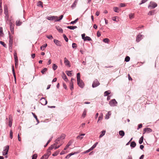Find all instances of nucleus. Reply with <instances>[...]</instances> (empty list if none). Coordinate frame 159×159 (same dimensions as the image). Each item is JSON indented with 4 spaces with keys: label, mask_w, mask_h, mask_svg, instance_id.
Returning a JSON list of instances; mask_svg holds the SVG:
<instances>
[{
    "label": "nucleus",
    "mask_w": 159,
    "mask_h": 159,
    "mask_svg": "<svg viewBox=\"0 0 159 159\" xmlns=\"http://www.w3.org/2000/svg\"><path fill=\"white\" fill-rule=\"evenodd\" d=\"M72 47L74 48H76L77 47V45L76 43H73L72 45Z\"/></svg>",
    "instance_id": "nucleus-58"
},
{
    "label": "nucleus",
    "mask_w": 159,
    "mask_h": 159,
    "mask_svg": "<svg viewBox=\"0 0 159 159\" xmlns=\"http://www.w3.org/2000/svg\"><path fill=\"white\" fill-rule=\"evenodd\" d=\"M10 138L12 139L13 138V132L11 130L10 132Z\"/></svg>",
    "instance_id": "nucleus-50"
},
{
    "label": "nucleus",
    "mask_w": 159,
    "mask_h": 159,
    "mask_svg": "<svg viewBox=\"0 0 159 159\" xmlns=\"http://www.w3.org/2000/svg\"><path fill=\"white\" fill-rule=\"evenodd\" d=\"M52 137H51L49 140L47 142V143L45 145H44V147H46L47 146V145L48 144V143H49V142L51 141L52 139Z\"/></svg>",
    "instance_id": "nucleus-45"
},
{
    "label": "nucleus",
    "mask_w": 159,
    "mask_h": 159,
    "mask_svg": "<svg viewBox=\"0 0 159 159\" xmlns=\"http://www.w3.org/2000/svg\"><path fill=\"white\" fill-rule=\"evenodd\" d=\"M22 24V22L21 21H20V20H17L16 21V25L17 26H19Z\"/></svg>",
    "instance_id": "nucleus-17"
},
{
    "label": "nucleus",
    "mask_w": 159,
    "mask_h": 159,
    "mask_svg": "<svg viewBox=\"0 0 159 159\" xmlns=\"http://www.w3.org/2000/svg\"><path fill=\"white\" fill-rule=\"evenodd\" d=\"M37 6L39 7L41 6V7H43V2L40 1H39L37 3Z\"/></svg>",
    "instance_id": "nucleus-30"
},
{
    "label": "nucleus",
    "mask_w": 159,
    "mask_h": 159,
    "mask_svg": "<svg viewBox=\"0 0 159 159\" xmlns=\"http://www.w3.org/2000/svg\"><path fill=\"white\" fill-rule=\"evenodd\" d=\"M41 103L42 105H45L47 103V101L44 98H42L40 99Z\"/></svg>",
    "instance_id": "nucleus-9"
},
{
    "label": "nucleus",
    "mask_w": 159,
    "mask_h": 159,
    "mask_svg": "<svg viewBox=\"0 0 159 159\" xmlns=\"http://www.w3.org/2000/svg\"><path fill=\"white\" fill-rule=\"evenodd\" d=\"M154 10L150 11L148 13V15L150 16L154 14Z\"/></svg>",
    "instance_id": "nucleus-32"
},
{
    "label": "nucleus",
    "mask_w": 159,
    "mask_h": 159,
    "mask_svg": "<svg viewBox=\"0 0 159 159\" xmlns=\"http://www.w3.org/2000/svg\"><path fill=\"white\" fill-rule=\"evenodd\" d=\"M43 156H44V158L45 159H47L49 156L47 154H45Z\"/></svg>",
    "instance_id": "nucleus-60"
},
{
    "label": "nucleus",
    "mask_w": 159,
    "mask_h": 159,
    "mask_svg": "<svg viewBox=\"0 0 159 159\" xmlns=\"http://www.w3.org/2000/svg\"><path fill=\"white\" fill-rule=\"evenodd\" d=\"M77 1H76V0H75V2H74L72 4V5L71 6V7L72 9H73L74 7H75L76 5V4L77 3Z\"/></svg>",
    "instance_id": "nucleus-24"
},
{
    "label": "nucleus",
    "mask_w": 159,
    "mask_h": 159,
    "mask_svg": "<svg viewBox=\"0 0 159 159\" xmlns=\"http://www.w3.org/2000/svg\"><path fill=\"white\" fill-rule=\"evenodd\" d=\"M143 131H144V132L143 133V134H144L145 132H147L148 133L150 132H151L152 131V130L151 129L149 128H145L144 129Z\"/></svg>",
    "instance_id": "nucleus-10"
},
{
    "label": "nucleus",
    "mask_w": 159,
    "mask_h": 159,
    "mask_svg": "<svg viewBox=\"0 0 159 159\" xmlns=\"http://www.w3.org/2000/svg\"><path fill=\"white\" fill-rule=\"evenodd\" d=\"M100 84V83L98 82L97 79H95L93 82L92 86L93 88L96 87Z\"/></svg>",
    "instance_id": "nucleus-6"
},
{
    "label": "nucleus",
    "mask_w": 159,
    "mask_h": 159,
    "mask_svg": "<svg viewBox=\"0 0 159 159\" xmlns=\"http://www.w3.org/2000/svg\"><path fill=\"white\" fill-rule=\"evenodd\" d=\"M77 83L78 86L81 88H83L84 86V84L83 81L81 80H77Z\"/></svg>",
    "instance_id": "nucleus-4"
},
{
    "label": "nucleus",
    "mask_w": 159,
    "mask_h": 159,
    "mask_svg": "<svg viewBox=\"0 0 159 159\" xmlns=\"http://www.w3.org/2000/svg\"><path fill=\"white\" fill-rule=\"evenodd\" d=\"M143 35L142 34H139L136 37V41L137 42H139L143 38Z\"/></svg>",
    "instance_id": "nucleus-8"
},
{
    "label": "nucleus",
    "mask_w": 159,
    "mask_h": 159,
    "mask_svg": "<svg viewBox=\"0 0 159 159\" xmlns=\"http://www.w3.org/2000/svg\"><path fill=\"white\" fill-rule=\"evenodd\" d=\"M70 30H74L77 28V27L76 26H68L67 27Z\"/></svg>",
    "instance_id": "nucleus-21"
},
{
    "label": "nucleus",
    "mask_w": 159,
    "mask_h": 159,
    "mask_svg": "<svg viewBox=\"0 0 159 159\" xmlns=\"http://www.w3.org/2000/svg\"><path fill=\"white\" fill-rule=\"evenodd\" d=\"M70 89L71 90H72L74 89V86L73 83H70Z\"/></svg>",
    "instance_id": "nucleus-42"
},
{
    "label": "nucleus",
    "mask_w": 159,
    "mask_h": 159,
    "mask_svg": "<svg viewBox=\"0 0 159 159\" xmlns=\"http://www.w3.org/2000/svg\"><path fill=\"white\" fill-rule=\"evenodd\" d=\"M12 71L13 74V75L14 77V78H15V77H16V74H15V70H14V67L13 65L12 66Z\"/></svg>",
    "instance_id": "nucleus-33"
},
{
    "label": "nucleus",
    "mask_w": 159,
    "mask_h": 159,
    "mask_svg": "<svg viewBox=\"0 0 159 159\" xmlns=\"http://www.w3.org/2000/svg\"><path fill=\"white\" fill-rule=\"evenodd\" d=\"M147 1V0H142L141 1V2L140 3H139V5H141V4H142L143 3H144L146 2Z\"/></svg>",
    "instance_id": "nucleus-63"
},
{
    "label": "nucleus",
    "mask_w": 159,
    "mask_h": 159,
    "mask_svg": "<svg viewBox=\"0 0 159 159\" xmlns=\"http://www.w3.org/2000/svg\"><path fill=\"white\" fill-rule=\"evenodd\" d=\"M157 4L155 2H151L150 4L148 6V8L150 9L154 8L155 7H157Z\"/></svg>",
    "instance_id": "nucleus-1"
},
{
    "label": "nucleus",
    "mask_w": 159,
    "mask_h": 159,
    "mask_svg": "<svg viewBox=\"0 0 159 159\" xmlns=\"http://www.w3.org/2000/svg\"><path fill=\"white\" fill-rule=\"evenodd\" d=\"M98 121L99 120H102V113L101 114H100V116L98 118Z\"/></svg>",
    "instance_id": "nucleus-53"
},
{
    "label": "nucleus",
    "mask_w": 159,
    "mask_h": 159,
    "mask_svg": "<svg viewBox=\"0 0 159 159\" xmlns=\"http://www.w3.org/2000/svg\"><path fill=\"white\" fill-rule=\"evenodd\" d=\"M55 144H54L52 145L51 146H50L48 148V150H51L53 148L55 149V147L54 146Z\"/></svg>",
    "instance_id": "nucleus-34"
},
{
    "label": "nucleus",
    "mask_w": 159,
    "mask_h": 159,
    "mask_svg": "<svg viewBox=\"0 0 159 159\" xmlns=\"http://www.w3.org/2000/svg\"><path fill=\"white\" fill-rule=\"evenodd\" d=\"M63 17V15H61L59 17V19H57L56 20V22L59 21L62 19Z\"/></svg>",
    "instance_id": "nucleus-43"
},
{
    "label": "nucleus",
    "mask_w": 159,
    "mask_h": 159,
    "mask_svg": "<svg viewBox=\"0 0 159 159\" xmlns=\"http://www.w3.org/2000/svg\"><path fill=\"white\" fill-rule=\"evenodd\" d=\"M47 46V44H44L40 47V49L41 50L43 51L44 49V48Z\"/></svg>",
    "instance_id": "nucleus-23"
},
{
    "label": "nucleus",
    "mask_w": 159,
    "mask_h": 159,
    "mask_svg": "<svg viewBox=\"0 0 159 159\" xmlns=\"http://www.w3.org/2000/svg\"><path fill=\"white\" fill-rule=\"evenodd\" d=\"M92 40V39H91L89 37V36H86V38L85 39H84V41H86V40H88V41H91Z\"/></svg>",
    "instance_id": "nucleus-38"
},
{
    "label": "nucleus",
    "mask_w": 159,
    "mask_h": 159,
    "mask_svg": "<svg viewBox=\"0 0 159 159\" xmlns=\"http://www.w3.org/2000/svg\"><path fill=\"white\" fill-rule=\"evenodd\" d=\"M129 17L130 19H132L134 17V13H130L129 15Z\"/></svg>",
    "instance_id": "nucleus-36"
},
{
    "label": "nucleus",
    "mask_w": 159,
    "mask_h": 159,
    "mask_svg": "<svg viewBox=\"0 0 159 159\" xmlns=\"http://www.w3.org/2000/svg\"><path fill=\"white\" fill-rule=\"evenodd\" d=\"M105 133H106L105 130L102 131L101 132V134H100V135L99 136V138H101L103 136L105 135Z\"/></svg>",
    "instance_id": "nucleus-25"
},
{
    "label": "nucleus",
    "mask_w": 159,
    "mask_h": 159,
    "mask_svg": "<svg viewBox=\"0 0 159 159\" xmlns=\"http://www.w3.org/2000/svg\"><path fill=\"white\" fill-rule=\"evenodd\" d=\"M80 73H78L77 74V81L79 80H80Z\"/></svg>",
    "instance_id": "nucleus-37"
},
{
    "label": "nucleus",
    "mask_w": 159,
    "mask_h": 159,
    "mask_svg": "<svg viewBox=\"0 0 159 159\" xmlns=\"http://www.w3.org/2000/svg\"><path fill=\"white\" fill-rule=\"evenodd\" d=\"M57 16H50L47 17V19L49 20H55V21H56V20L57 19Z\"/></svg>",
    "instance_id": "nucleus-7"
},
{
    "label": "nucleus",
    "mask_w": 159,
    "mask_h": 159,
    "mask_svg": "<svg viewBox=\"0 0 159 159\" xmlns=\"http://www.w3.org/2000/svg\"><path fill=\"white\" fill-rule=\"evenodd\" d=\"M32 114L33 115L34 117L36 119V120L37 121L38 123H39V120L38 119L37 116L34 113H33V112H32Z\"/></svg>",
    "instance_id": "nucleus-49"
},
{
    "label": "nucleus",
    "mask_w": 159,
    "mask_h": 159,
    "mask_svg": "<svg viewBox=\"0 0 159 159\" xmlns=\"http://www.w3.org/2000/svg\"><path fill=\"white\" fill-rule=\"evenodd\" d=\"M92 150L90 148L88 150L86 151H85L84 152V153H88V152H90Z\"/></svg>",
    "instance_id": "nucleus-59"
},
{
    "label": "nucleus",
    "mask_w": 159,
    "mask_h": 159,
    "mask_svg": "<svg viewBox=\"0 0 159 159\" xmlns=\"http://www.w3.org/2000/svg\"><path fill=\"white\" fill-rule=\"evenodd\" d=\"M9 47H11L12 46V44L13 43V36L10 35V33L9 32Z\"/></svg>",
    "instance_id": "nucleus-3"
},
{
    "label": "nucleus",
    "mask_w": 159,
    "mask_h": 159,
    "mask_svg": "<svg viewBox=\"0 0 159 159\" xmlns=\"http://www.w3.org/2000/svg\"><path fill=\"white\" fill-rule=\"evenodd\" d=\"M103 41L105 43H108L109 41V40L107 38H105L103 39Z\"/></svg>",
    "instance_id": "nucleus-52"
},
{
    "label": "nucleus",
    "mask_w": 159,
    "mask_h": 159,
    "mask_svg": "<svg viewBox=\"0 0 159 159\" xmlns=\"http://www.w3.org/2000/svg\"><path fill=\"white\" fill-rule=\"evenodd\" d=\"M77 138L78 139H79L80 140H81L83 138V137H82L81 135H80L78 136L77 137Z\"/></svg>",
    "instance_id": "nucleus-64"
},
{
    "label": "nucleus",
    "mask_w": 159,
    "mask_h": 159,
    "mask_svg": "<svg viewBox=\"0 0 159 159\" xmlns=\"http://www.w3.org/2000/svg\"><path fill=\"white\" fill-rule=\"evenodd\" d=\"M46 37L49 39H53V37L52 35H47Z\"/></svg>",
    "instance_id": "nucleus-57"
},
{
    "label": "nucleus",
    "mask_w": 159,
    "mask_h": 159,
    "mask_svg": "<svg viewBox=\"0 0 159 159\" xmlns=\"http://www.w3.org/2000/svg\"><path fill=\"white\" fill-rule=\"evenodd\" d=\"M72 71H66V73L67 75L69 76H71V72Z\"/></svg>",
    "instance_id": "nucleus-28"
},
{
    "label": "nucleus",
    "mask_w": 159,
    "mask_h": 159,
    "mask_svg": "<svg viewBox=\"0 0 159 159\" xmlns=\"http://www.w3.org/2000/svg\"><path fill=\"white\" fill-rule=\"evenodd\" d=\"M136 146V143L134 141H132L131 142L130 144V146L131 147L134 148Z\"/></svg>",
    "instance_id": "nucleus-19"
},
{
    "label": "nucleus",
    "mask_w": 159,
    "mask_h": 159,
    "mask_svg": "<svg viewBox=\"0 0 159 159\" xmlns=\"http://www.w3.org/2000/svg\"><path fill=\"white\" fill-rule=\"evenodd\" d=\"M0 43L4 47H6V44L4 42L2 41H0Z\"/></svg>",
    "instance_id": "nucleus-55"
},
{
    "label": "nucleus",
    "mask_w": 159,
    "mask_h": 159,
    "mask_svg": "<svg viewBox=\"0 0 159 159\" xmlns=\"http://www.w3.org/2000/svg\"><path fill=\"white\" fill-rule=\"evenodd\" d=\"M142 127V124H140L138 125V128H137V129L138 130L139 129L141 128Z\"/></svg>",
    "instance_id": "nucleus-61"
},
{
    "label": "nucleus",
    "mask_w": 159,
    "mask_h": 159,
    "mask_svg": "<svg viewBox=\"0 0 159 159\" xmlns=\"http://www.w3.org/2000/svg\"><path fill=\"white\" fill-rule=\"evenodd\" d=\"M53 41L55 43L57 46H61V43L59 41L57 40L56 39H54Z\"/></svg>",
    "instance_id": "nucleus-12"
},
{
    "label": "nucleus",
    "mask_w": 159,
    "mask_h": 159,
    "mask_svg": "<svg viewBox=\"0 0 159 159\" xmlns=\"http://www.w3.org/2000/svg\"><path fill=\"white\" fill-rule=\"evenodd\" d=\"M119 134L122 137L125 135V133L123 130H120L119 132Z\"/></svg>",
    "instance_id": "nucleus-18"
},
{
    "label": "nucleus",
    "mask_w": 159,
    "mask_h": 159,
    "mask_svg": "<svg viewBox=\"0 0 159 159\" xmlns=\"http://www.w3.org/2000/svg\"><path fill=\"white\" fill-rule=\"evenodd\" d=\"M61 76L62 78L65 81L67 82L68 81V79L67 78L66 75L64 72L62 73Z\"/></svg>",
    "instance_id": "nucleus-13"
},
{
    "label": "nucleus",
    "mask_w": 159,
    "mask_h": 159,
    "mask_svg": "<svg viewBox=\"0 0 159 159\" xmlns=\"http://www.w3.org/2000/svg\"><path fill=\"white\" fill-rule=\"evenodd\" d=\"M81 36H82V39H84H84H85L86 38V37H85V34H82L81 35Z\"/></svg>",
    "instance_id": "nucleus-62"
},
{
    "label": "nucleus",
    "mask_w": 159,
    "mask_h": 159,
    "mask_svg": "<svg viewBox=\"0 0 159 159\" xmlns=\"http://www.w3.org/2000/svg\"><path fill=\"white\" fill-rule=\"evenodd\" d=\"M57 30L60 33H62L63 32V30H62V29L59 27H57Z\"/></svg>",
    "instance_id": "nucleus-35"
},
{
    "label": "nucleus",
    "mask_w": 159,
    "mask_h": 159,
    "mask_svg": "<svg viewBox=\"0 0 159 159\" xmlns=\"http://www.w3.org/2000/svg\"><path fill=\"white\" fill-rule=\"evenodd\" d=\"M143 136H142L139 139V143L140 144H141L142 143L143 141Z\"/></svg>",
    "instance_id": "nucleus-29"
},
{
    "label": "nucleus",
    "mask_w": 159,
    "mask_h": 159,
    "mask_svg": "<svg viewBox=\"0 0 159 159\" xmlns=\"http://www.w3.org/2000/svg\"><path fill=\"white\" fill-rule=\"evenodd\" d=\"M74 154L73 153H70L68 155H67L65 157L66 158L68 159L69 158L71 155H73Z\"/></svg>",
    "instance_id": "nucleus-44"
},
{
    "label": "nucleus",
    "mask_w": 159,
    "mask_h": 159,
    "mask_svg": "<svg viewBox=\"0 0 159 159\" xmlns=\"http://www.w3.org/2000/svg\"><path fill=\"white\" fill-rule=\"evenodd\" d=\"M110 93V92L109 90L106 91L104 93V96H107Z\"/></svg>",
    "instance_id": "nucleus-31"
},
{
    "label": "nucleus",
    "mask_w": 159,
    "mask_h": 159,
    "mask_svg": "<svg viewBox=\"0 0 159 159\" xmlns=\"http://www.w3.org/2000/svg\"><path fill=\"white\" fill-rule=\"evenodd\" d=\"M63 38H64V39L66 41V42H68V39L66 37V35H65V34H64L63 35Z\"/></svg>",
    "instance_id": "nucleus-51"
},
{
    "label": "nucleus",
    "mask_w": 159,
    "mask_h": 159,
    "mask_svg": "<svg viewBox=\"0 0 159 159\" xmlns=\"http://www.w3.org/2000/svg\"><path fill=\"white\" fill-rule=\"evenodd\" d=\"M78 19H79L78 18H77L75 20L71 22L70 23V24H74L76 22H77L78 21Z\"/></svg>",
    "instance_id": "nucleus-41"
},
{
    "label": "nucleus",
    "mask_w": 159,
    "mask_h": 159,
    "mask_svg": "<svg viewBox=\"0 0 159 159\" xmlns=\"http://www.w3.org/2000/svg\"><path fill=\"white\" fill-rule=\"evenodd\" d=\"M130 57H129L127 56H126L125 58V61L126 62H128L130 60Z\"/></svg>",
    "instance_id": "nucleus-39"
},
{
    "label": "nucleus",
    "mask_w": 159,
    "mask_h": 159,
    "mask_svg": "<svg viewBox=\"0 0 159 159\" xmlns=\"http://www.w3.org/2000/svg\"><path fill=\"white\" fill-rule=\"evenodd\" d=\"M73 140H70L67 144V146H70L73 143Z\"/></svg>",
    "instance_id": "nucleus-47"
},
{
    "label": "nucleus",
    "mask_w": 159,
    "mask_h": 159,
    "mask_svg": "<svg viewBox=\"0 0 159 159\" xmlns=\"http://www.w3.org/2000/svg\"><path fill=\"white\" fill-rule=\"evenodd\" d=\"M47 69L46 68H44L41 71V73L43 74H44L46 73V71H47Z\"/></svg>",
    "instance_id": "nucleus-22"
},
{
    "label": "nucleus",
    "mask_w": 159,
    "mask_h": 159,
    "mask_svg": "<svg viewBox=\"0 0 159 159\" xmlns=\"http://www.w3.org/2000/svg\"><path fill=\"white\" fill-rule=\"evenodd\" d=\"M4 13H8V7L7 5H5L4 6Z\"/></svg>",
    "instance_id": "nucleus-15"
},
{
    "label": "nucleus",
    "mask_w": 159,
    "mask_h": 159,
    "mask_svg": "<svg viewBox=\"0 0 159 159\" xmlns=\"http://www.w3.org/2000/svg\"><path fill=\"white\" fill-rule=\"evenodd\" d=\"M98 143V142H96L95 144H94L93 146L90 148L92 150H93L94 148H95L96 146L97 145Z\"/></svg>",
    "instance_id": "nucleus-40"
},
{
    "label": "nucleus",
    "mask_w": 159,
    "mask_h": 159,
    "mask_svg": "<svg viewBox=\"0 0 159 159\" xmlns=\"http://www.w3.org/2000/svg\"><path fill=\"white\" fill-rule=\"evenodd\" d=\"M37 156L38 155L37 154H34L32 156V159H36Z\"/></svg>",
    "instance_id": "nucleus-46"
},
{
    "label": "nucleus",
    "mask_w": 159,
    "mask_h": 159,
    "mask_svg": "<svg viewBox=\"0 0 159 159\" xmlns=\"http://www.w3.org/2000/svg\"><path fill=\"white\" fill-rule=\"evenodd\" d=\"M12 119L11 118V117L10 116L9 117V126L10 127H11L12 126Z\"/></svg>",
    "instance_id": "nucleus-16"
},
{
    "label": "nucleus",
    "mask_w": 159,
    "mask_h": 159,
    "mask_svg": "<svg viewBox=\"0 0 159 159\" xmlns=\"http://www.w3.org/2000/svg\"><path fill=\"white\" fill-rule=\"evenodd\" d=\"M57 66L55 64H53V65L52 66V69L54 70H55L57 69Z\"/></svg>",
    "instance_id": "nucleus-48"
},
{
    "label": "nucleus",
    "mask_w": 159,
    "mask_h": 159,
    "mask_svg": "<svg viewBox=\"0 0 159 159\" xmlns=\"http://www.w3.org/2000/svg\"><path fill=\"white\" fill-rule=\"evenodd\" d=\"M117 102L116 101V100L113 99L110 101L109 102V104L111 106L114 107L116 106L117 104Z\"/></svg>",
    "instance_id": "nucleus-2"
},
{
    "label": "nucleus",
    "mask_w": 159,
    "mask_h": 159,
    "mask_svg": "<svg viewBox=\"0 0 159 159\" xmlns=\"http://www.w3.org/2000/svg\"><path fill=\"white\" fill-rule=\"evenodd\" d=\"M14 58L15 59V66H16V63L17 62H18V58L16 56V53H15L14 54Z\"/></svg>",
    "instance_id": "nucleus-14"
},
{
    "label": "nucleus",
    "mask_w": 159,
    "mask_h": 159,
    "mask_svg": "<svg viewBox=\"0 0 159 159\" xmlns=\"http://www.w3.org/2000/svg\"><path fill=\"white\" fill-rule=\"evenodd\" d=\"M64 63L66 65L68 66L69 67L70 66L69 61L66 59V57L64 58Z\"/></svg>",
    "instance_id": "nucleus-11"
},
{
    "label": "nucleus",
    "mask_w": 159,
    "mask_h": 159,
    "mask_svg": "<svg viewBox=\"0 0 159 159\" xmlns=\"http://www.w3.org/2000/svg\"><path fill=\"white\" fill-rule=\"evenodd\" d=\"M86 112L87 111L86 109H85L82 115V117H83V118L85 117L86 115Z\"/></svg>",
    "instance_id": "nucleus-26"
},
{
    "label": "nucleus",
    "mask_w": 159,
    "mask_h": 159,
    "mask_svg": "<svg viewBox=\"0 0 159 159\" xmlns=\"http://www.w3.org/2000/svg\"><path fill=\"white\" fill-rule=\"evenodd\" d=\"M5 15V19L6 21H8L9 20V15L8 13H5L4 14Z\"/></svg>",
    "instance_id": "nucleus-27"
},
{
    "label": "nucleus",
    "mask_w": 159,
    "mask_h": 159,
    "mask_svg": "<svg viewBox=\"0 0 159 159\" xmlns=\"http://www.w3.org/2000/svg\"><path fill=\"white\" fill-rule=\"evenodd\" d=\"M14 25L11 26H10V28L11 32L12 34H14Z\"/></svg>",
    "instance_id": "nucleus-20"
},
{
    "label": "nucleus",
    "mask_w": 159,
    "mask_h": 159,
    "mask_svg": "<svg viewBox=\"0 0 159 159\" xmlns=\"http://www.w3.org/2000/svg\"><path fill=\"white\" fill-rule=\"evenodd\" d=\"M9 149V146H6L5 147L4 149L2 152V154L3 156L7 154Z\"/></svg>",
    "instance_id": "nucleus-5"
},
{
    "label": "nucleus",
    "mask_w": 159,
    "mask_h": 159,
    "mask_svg": "<svg viewBox=\"0 0 159 159\" xmlns=\"http://www.w3.org/2000/svg\"><path fill=\"white\" fill-rule=\"evenodd\" d=\"M119 10L118 8L116 7H114L113 8V10L115 12H118V10Z\"/></svg>",
    "instance_id": "nucleus-54"
},
{
    "label": "nucleus",
    "mask_w": 159,
    "mask_h": 159,
    "mask_svg": "<svg viewBox=\"0 0 159 159\" xmlns=\"http://www.w3.org/2000/svg\"><path fill=\"white\" fill-rule=\"evenodd\" d=\"M59 151H56L55 152H54V153L52 154V156H57L59 153Z\"/></svg>",
    "instance_id": "nucleus-56"
}]
</instances>
